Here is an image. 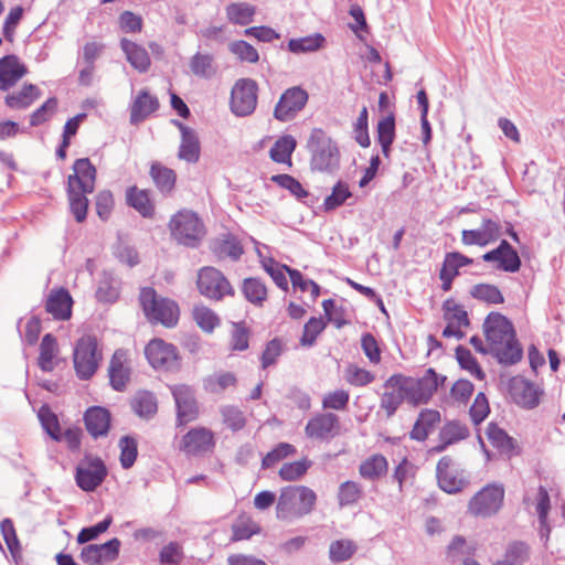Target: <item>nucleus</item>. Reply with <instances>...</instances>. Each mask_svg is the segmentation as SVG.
Segmentation results:
<instances>
[{"instance_id": "obj_42", "label": "nucleus", "mask_w": 565, "mask_h": 565, "mask_svg": "<svg viewBox=\"0 0 565 565\" xmlns=\"http://www.w3.org/2000/svg\"><path fill=\"white\" fill-rule=\"evenodd\" d=\"M242 292L245 299L255 306H263L267 299V288L259 278H245L242 284Z\"/></svg>"}, {"instance_id": "obj_33", "label": "nucleus", "mask_w": 565, "mask_h": 565, "mask_svg": "<svg viewBox=\"0 0 565 565\" xmlns=\"http://www.w3.org/2000/svg\"><path fill=\"white\" fill-rule=\"evenodd\" d=\"M490 353L498 359L499 363L504 365H513L521 361L523 356V350L518 342L516 334L502 345L490 349Z\"/></svg>"}, {"instance_id": "obj_2", "label": "nucleus", "mask_w": 565, "mask_h": 565, "mask_svg": "<svg viewBox=\"0 0 565 565\" xmlns=\"http://www.w3.org/2000/svg\"><path fill=\"white\" fill-rule=\"evenodd\" d=\"M446 379V376H439L434 369L429 367L419 379L393 374L385 381L384 387L401 388L408 395L409 404L419 405L427 403Z\"/></svg>"}, {"instance_id": "obj_30", "label": "nucleus", "mask_w": 565, "mask_h": 565, "mask_svg": "<svg viewBox=\"0 0 565 565\" xmlns=\"http://www.w3.org/2000/svg\"><path fill=\"white\" fill-rule=\"evenodd\" d=\"M149 174L161 194L167 196L173 192L177 182L174 170L160 162H153L150 167Z\"/></svg>"}, {"instance_id": "obj_20", "label": "nucleus", "mask_w": 565, "mask_h": 565, "mask_svg": "<svg viewBox=\"0 0 565 565\" xmlns=\"http://www.w3.org/2000/svg\"><path fill=\"white\" fill-rule=\"evenodd\" d=\"M509 393L515 404L533 409L540 404L542 392L532 382L522 376H514L509 382Z\"/></svg>"}, {"instance_id": "obj_3", "label": "nucleus", "mask_w": 565, "mask_h": 565, "mask_svg": "<svg viewBox=\"0 0 565 565\" xmlns=\"http://www.w3.org/2000/svg\"><path fill=\"white\" fill-rule=\"evenodd\" d=\"M306 147L310 153V169L312 171L332 173L339 169V147L323 129H312Z\"/></svg>"}, {"instance_id": "obj_40", "label": "nucleus", "mask_w": 565, "mask_h": 565, "mask_svg": "<svg viewBox=\"0 0 565 565\" xmlns=\"http://www.w3.org/2000/svg\"><path fill=\"white\" fill-rule=\"evenodd\" d=\"M324 42L326 39L321 33H315L298 39H290L287 47L295 54L311 53L323 47Z\"/></svg>"}, {"instance_id": "obj_21", "label": "nucleus", "mask_w": 565, "mask_h": 565, "mask_svg": "<svg viewBox=\"0 0 565 565\" xmlns=\"http://www.w3.org/2000/svg\"><path fill=\"white\" fill-rule=\"evenodd\" d=\"M452 458L444 456L439 459L436 467L438 486L443 491L449 494L462 491L469 483L466 478L459 476L458 472L452 469Z\"/></svg>"}, {"instance_id": "obj_8", "label": "nucleus", "mask_w": 565, "mask_h": 565, "mask_svg": "<svg viewBox=\"0 0 565 565\" xmlns=\"http://www.w3.org/2000/svg\"><path fill=\"white\" fill-rule=\"evenodd\" d=\"M145 355L157 371L174 373L181 369V358L177 347L162 339H152L145 348Z\"/></svg>"}, {"instance_id": "obj_46", "label": "nucleus", "mask_w": 565, "mask_h": 565, "mask_svg": "<svg viewBox=\"0 0 565 565\" xmlns=\"http://www.w3.org/2000/svg\"><path fill=\"white\" fill-rule=\"evenodd\" d=\"M119 297V282L109 274H104L99 279L96 298L99 302L111 303Z\"/></svg>"}, {"instance_id": "obj_14", "label": "nucleus", "mask_w": 565, "mask_h": 565, "mask_svg": "<svg viewBox=\"0 0 565 565\" xmlns=\"http://www.w3.org/2000/svg\"><path fill=\"white\" fill-rule=\"evenodd\" d=\"M341 423L337 414L326 412L312 416L306 424L305 434L313 440L329 441L340 435Z\"/></svg>"}, {"instance_id": "obj_19", "label": "nucleus", "mask_w": 565, "mask_h": 565, "mask_svg": "<svg viewBox=\"0 0 565 565\" xmlns=\"http://www.w3.org/2000/svg\"><path fill=\"white\" fill-rule=\"evenodd\" d=\"M215 446L214 434L205 427L190 429L180 443V450L190 456L211 451Z\"/></svg>"}, {"instance_id": "obj_12", "label": "nucleus", "mask_w": 565, "mask_h": 565, "mask_svg": "<svg viewBox=\"0 0 565 565\" xmlns=\"http://www.w3.org/2000/svg\"><path fill=\"white\" fill-rule=\"evenodd\" d=\"M504 488L501 484H488L469 501V512L476 516L488 518L499 512L503 504Z\"/></svg>"}, {"instance_id": "obj_37", "label": "nucleus", "mask_w": 565, "mask_h": 565, "mask_svg": "<svg viewBox=\"0 0 565 565\" xmlns=\"http://www.w3.org/2000/svg\"><path fill=\"white\" fill-rule=\"evenodd\" d=\"M227 20L237 25H247L254 21L256 7L247 2H232L225 8Z\"/></svg>"}, {"instance_id": "obj_11", "label": "nucleus", "mask_w": 565, "mask_h": 565, "mask_svg": "<svg viewBox=\"0 0 565 565\" xmlns=\"http://www.w3.org/2000/svg\"><path fill=\"white\" fill-rule=\"evenodd\" d=\"M196 285L200 294L212 300H222L225 296L234 295V288L227 278L214 267L201 268Z\"/></svg>"}, {"instance_id": "obj_28", "label": "nucleus", "mask_w": 565, "mask_h": 565, "mask_svg": "<svg viewBox=\"0 0 565 565\" xmlns=\"http://www.w3.org/2000/svg\"><path fill=\"white\" fill-rule=\"evenodd\" d=\"M211 250L218 259L230 258L233 262H237L244 254L239 239L231 234L215 238L211 244Z\"/></svg>"}, {"instance_id": "obj_58", "label": "nucleus", "mask_w": 565, "mask_h": 565, "mask_svg": "<svg viewBox=\"0 0 565 565\" xmlns=\"http://www.w3.org/2000/svg\"><path fill=\"white\" fill-rule=\"evenodd\" d=\"M456 359L461 369L469 371L478 380L484 379V372L482 371L476 358H473L471 354L470 350L462 345H458L456 348Z\"/></svg>"}, {"instance_id": "obj_47", "label": "nucleus", "mask_w": 565, "mask_h": 565, "mask_svg": "<svg viewBox=\"0 0 565 565\" xmlns=\"http://www.w3.org/2000/svg\"><path fill=\"white\" fill-rule=\"evenodd\" d=\"M0 530L12 558L15 563H19L22 557V548L12 520L8 518L3 519L0 523Z\"/></svg>"}, {"instance_id": "obj_48", "label": "nucleus", "mask_w": 565, "mask_h": 565, "mask_svg": "<svg viewBox=\"0 0 565 565\" xmlns=\"http://www.w3.org/2000/svg\"><path fill=\"white\" fill-rule=\"evenodd\" d=\"M349 184L339 180L332 188L331 193L326 196L323 201V209L326 212L334 211L352 198Z\"/></svg>"}, {"instance_id": "obj_36", "label": "nucleus", "mask_w": 565, "mask_h": 565, "mask_svg": "<svg viewBox=\"0 0 565 565\" xmlns=\"http://www.w3.org/2000/svg\"><path fill=\"white\" fill-rule=\"evenodd\" d=\"M388 469L386 458L381 454H375L366 458L359 467L361 477L367 480H377L385 476Z\"/></svg>"}, {"instance_id": "obj_32", "label": "nucleus", "mask_w": 565, "mask_h": 565, "mask_svg": "<svg viewBox=\"0 0 565 565\" xmlns=\"http://www.w3.org/2000/svg\"><path fill=\"white\" fill-rule=\"evenodd\" d=\"M126 201L129 206L135 209L142 217H152L154 205L151 202L149 191L140 190L137 186H130L126 191Z\"/></svg>"}, {"instance_id": "obj_35", "label": "nucleus", "mask_w": 565, "mask_h": 565, "mask_svg": "<svg viewBox=\"0 0 565 565\" xmlns=\"http://www.w3.org/2000/svg\"><path fill=\"white\" fill-rule=\"evenodd\" d=\"M486 434L491 445L501 454L509 457L513 455L515 441L504 429L500 428L495 423H489Z\"/></svg>"}, {"instance_id": "obj_7", "label": "nucleus", "mask_w": 565, "mask_h": 565, "mask_svg": "<svg viewBox=\"0 0 565 565\" xmlns=\"http://www.w3.org/2000/svg\"><path fill=\"white\" fill-rule=\"evenodd\" d=\"M103 354L98 350L97 339L94 335L85 334L81 337L74 347L73 363L76 376L82 381H87L96 373Z\"/></svg>"}, {"instance_id": "obj_15", "label": "nucleus", "mask_w": 565, "mask_h": 565, "mask_svg": "<svg viewBox=\"0 0 565 565\" xmlns=\"http://www.w3.org/2000/svg\"><path fill=\"white\" fill-rule=\"evenodd\" d=\"M171 393L177 407L178 425H185L198 418L199 406L194 390L185 384L171 387Z\"/></svg>"}, {"instance_id": "obj_6", "label": "nucleus", "mask_w": 565, "mask_h": 565, "mask_svg": "<svg viewBox=\"0 0 565 565\" xmlns=\"http://www.w3.org/2000/svg\"><path fill=\"white\" fill-rule=\"evenodd\" d=\"M171 236L181 245L198 247L205 235V226L199 215L189 210L175 213L170 222Z\"/></svg>"}, {"instance_id": "obj_38", "label": "nucleus", "mask_w": 565, "mask_h": 565, "mask_svg": "<svg viewBox=\"0 0 565 565\" xmlns=\"http://www.w3.org/2000/svg\"><path fill=\"white\" fill-rule=\"evenodd\" d=\"M201 156V143L195 130L181 136L178 158L188 163H196Z\"/></svg>"}, {"instance_id": "obj_16", "label": "nucleus", "mask_w": 565, "mask_h": 565, "mask_svg": "<svg viewBox=\"0 0 565 565\" xmlns=\"http://www.w3.org/2000/svg\"><path fill=\"white\" fill-rule=\"evenodd\" d=\"M483 331L490 349L502 345L510 338L515 335L513 323L499 312H490L484 322Z\"/></svg>"}, {"instance_id": "obj_59", "label": "nucleus", "mask_w": 565, "mask_h": 565, "mask_svg": "<svg viewBox=\"0 0 565 565\" xmlns=\"http://www.w3.org/2000/svg\"><path fill=\"white\" fill-rule=\"evenodd\" d=\"M327 322L321 317H311L303 327V332L300 338L302 347H312L316 343L318 335L326 329Z\"/></svg>"}, {"instance_id": "obj_62", "label": "nucleus", "mask_w": 565, "mask_h": 565, "mask_svg": "<svg viewBox=\"0 0 565 565\" xmlns=\"http://www.w3.org/2000/svg\"><path fill=\"white\" fill-rule=\"evenodd\" d=\"M223 423L233 431L243 429L246 425L244 413L236 406L226 405L221 408Z\"/></svg>"}, {"instance_id": "obj_44", "label": "nucleus", "mask_w": 565, "mask_h": 565, "mask_svg": "<svg viewBox=\"0 0 565 565\" xmlns=\"http://www.w3.org/2000/svg\"><path fill=\"white\" fill-rule=\"evenodd\" d=\"M262 527L250 516L239 515L232 524L233 542L249 540L253 535L260 533Z\"/></svg>"}, {"instance_id": "obj_22", "label": "nucleus", "mask_w": 565, "mask_h": 565, "mask_svg": "<svg viewBox=\"0 0 565 565\" xmlns=\"http://www.w3.org/2000/svg\"><path fill=\"white\" fill-rule=\"evenodd\" d=\"M109 384L116 392H124L130 381L131 369L128 365L127 351L117 349L108 366Z\"/></svg>"}, {"instance_id": "obj_26", "label": "nucleus", "mask_w": 565, "mask_h": 565, "mask_svg": "<svg viewBox=\"0 0 565 565\" xmlns=\"http://www.w3.org/2000/svg\"><path fill=\"white\" fill-rule=\"evenodd\" d=\"M440 420L441 416L437 409L425 408L420 411L409 431V438L416 441H425Z\"/></svg>"}, {"instance_id": "obj_17", "label": "nucleus", "mask_w": 565, "mask_h": 565, "mask_svg": "<svg viewBox=\"0 0 565 565\" xmlns=\"http://www.w3.org/2000/svg\"><path fill=\"white\" fill-rule=\"evenodd\" d=\"M486 263H495V269L505 273H516L522 266L518 250L507 241L502 239L497 248L481 256Z\"/></svg>"}, {"instance_id": "obj_31", "label": "nucleus", "mask_w": 565, "mask_h": 565, "mask_svg": "<svg viewBox=\"0 0 565 565\" xmlns=\"http://www.w3.org/2000/svg\"><path fill=\"white\" fill-rule=\"evenodd\" d=\"M41 96L40 88L34 84H24L19 92L4 97V104L12 109H25Z\"/></svg>"}, {"instance_id": "obj_55", "label": "nucleus", "mask_w": 565, "mask_h": 565, "mask_svg": "<svg viewBox=\"0 0 565 565\" xmlns=\"http://www.w3.org/2000/svg\"><path fill=\"white\" fill-rule=\"evenodd\" d=\"M529 557V545L522 541H513L508 544L502 561L509 565H523Z\"/></svg>"}, {"instance_id": "obj_25", "label": "nucleus", "mask_w": 565, "mask_h": 565, "mask_svg": "<svg viewBox=\"0 0 565 565\" xmlns=\"http://www.w3.org/2000/svg\"><path fill=\"white\" fill-rule=\"evenodd\" d=\"M110 419L109 411L102 406L89 407L84 415L85 427L94 438L108 434Z\"/></svg>"}, {"instance_id": "obj_41", "label": "nucleus", "mask_w": 565, "mask_h": 565, "mask_svg": "<svg viewBox=\"0 0 565 565\" xmlns=\"http://www.w3.org/2000/svg\"><path fill=\"white\" fill-rule=\"evenodd\" d=\"M130 404L132 411L141 418H150L158 411L156 396L147 391L138 392Z\"/></svg>"}, {"instance_id": "obj_60", "label": "nucleus", "mask_w": 565, "mask_h": 565, "mask_svg": "<svg viewBox=\"0 0 565 565\" xmlns=\"http://www.w3.org/2000/svg\"><path fill=\"white\" fill-rule=\"evenodd\" d=\"M270 181L282 189L288 190L291 195L299 200L307 198L309 194L308 191L303 189L302 184L290 174H274L271 175Z\"/></svg>"}, {"instance_id": "obj_56", "label": "nucleus", "mask_w": 565, "mask_h": 565, "mask_svg": "<svg viewBox=\"0 0 565 565\" xmlns=\"http://www.w3.org/2000/svg\"><path fill=\"white\" fill-rule=\"evenodd\" d=\"M120 456L119 461L124 469H129L134 466L138 456L137 440L131 436H122L119 439Z\"/></svg>"}, {"instance_id": "obj_49", "label": "nucleus", "mask_w": 565, "mask_h": 565, "mask_svg": "<svg viewBox=\"0 0 565 565\" xmlns=\"http://www.w3.org/2000/svg\"><path fill=\"white\" fill-rule=\"evenodd\" d=\"M470 296L489 305H500L504 302V297L500 289L491 284H477L472 286Z\"/></svg>"}, {"instance_id": "obj_10", "label": "nucleus", "mask_w": 565, "mask_h": 565, "mask_svg": "<svg viewBox=\"0 0 565 565\" xmlns=\"http://www.w3.org/2000/svg\"><path fill=\"white\" fill-rule=\"evenodd\" d=\"M107 467L100 457L85 455L75 469V481L85 492L95 491L107 477Z\"/></svg>"}, {"instance_id": "obj_39", "label": "nucleus", "mask_w": 565, "mask_h": 565, "mask_svg": "<svg viewBox=\"0 0 565 565\" xmlns=\"http://www.w3.org/2000/svg\"><path fill=\"white\" fill-rule=\"evenodd\" d=\"M297 146L296 139L290 135L279 137L269 150V157L274 162L291 164V154Z\"/></svg>"}, {"instance_id": "obj_63", "label": "nucleus", "mask_w": 565, "mask_h": 565, "mask_svg": "<svg viewBox=\"0 0 565 565\" xmlns=\"http://www.w3.org/2000/svg\"><path fill=\"white\" fill-rule=\"evenodd\" d=\"M296 452L294 445L288 443H279L273 450L266 454L262 460V468L268 469L276 465L278 461L291 456Z\"/></svg>"}, {"instance_id": "obj_13", "label": "nucleus", "mask_w": 565, "mask_h": 565, "mask_svg": "<svg viewBox=\"0 0 565 565\" xmlns=\"http://www.w3.org/2000/svg\"><path fill=\"white\" fill-rule=\"evenodd\" d=\"M309 99L308 93L300 86L287 88L279 97L273 116L280 122L294 120L305 108Z\"/></svg>"}, {"instance_id": "obj_1", "label": "nucleus", "mask_w": 565, "mask_h": 565, "mask_svg": "<svg viewBox=\"0 0 565 565\" xmlns=\"http://www.w3.org/2000/svg\"><path fill=\"white\" fill-rule=\"evenodd\" d=\"M97 170L88 158L76 159L73 173L67 177V199L70 211L77 223L86 220L88 211L87 194L94 192Z\"/></svg>"}, {"instance_id": "obj_9", "label": "nucleus", "mask_w": 565, "mask_h": 565, "mask_svg": "<svg viewBox=\"0 0 565 565\" xmlns=\"http://www.w3.org/2000/svg\"><path fill=\"white\" fill-rule=\"evenodd\" d=\"M258 100V84L252 78H239L231 90L230 108L237 117L252 115Z\"/></svg>"}, {"instance_id": "obj_23", "label": "nucleus", "mask_w": 565, "mask_h": 565, "mask_svg": "<svg viewBox=\"0 0 565 565\" xmlns=\"http://www.w3.org/2000/svg\"><path fill=\"white\" fill-rule=\"evenodd\" d=\"M28 73V67L14 54L0 58V90L7 92Z\"/></svg>"}, {"instance_id": "obj_27", "label": "nucleus", "mask_w": 565, "mask_h": 565, "mask_svg": "<svg viewBox=\"0 0 565 565\" xmlns=\"http://www.w3.org/2000/svg\"><path fill=\"white\" fill-rule=\"evenodd\" d=\"M159 108V100L147 89H141L130 106V124L138 125Z\"/></svg>"}, {"instance_id": "obj_34", "label": "nucleus", "mask_w": 565, "mask_h": 565, "mask_svg": "<svg viewBox=\"0 0 565 565\" xmlns=\"http://www.w3.org/2000/svg\"><path fill=\"white\" fill-rule=\"evenodd\" d=\"M376 137L382 148V153L388 158L395 139V115L393 113H390L377 122Z\"/></svg>"}, {"instance_id": "obj_57", "label": "nucleus", "mask_w": 565, "mask_h": 565, "mask_svg": "<svg viewBox=\"0 0 565 565\" xmlns=\"http://www.w3.org/2000/svg\"><path fill=\"white\" fill-rule=\"evenodd\" d=\"M312 461L307 457L294 462H286L279 469V477L285 481L300 479L311 467Z\"/></svg>"}, {"instance_id": "obj_54", "label": "nucleus", "mask_w": 565, "mask_h": 565, "mask_svg": "<svg viewBox=\"0 0 565 565\" xmlns=\"http://www.w3.org/2000/svg\"><path fill=\"white\" fill-rule=\"evenodd\" d=\"M38 416L47 435L52 439L61 441L62 433L60 423L57 416L51 411V408L47 405H42L39 409Z\"/></svg>"}, {"instance_id": "obj_51", "label": "nucleus", "mask_w": 565, "mask_h": 565, "mask_svg": "<svg viewBox=\"0 0 565 565\" xmlns=\"http://www.w3.org/2000/svg\"><path fill=\"white\" fill-rule=\"evenodd\" d=\"M443 310L444 319L449 323H456L458 327H468L470 324L467 311L461 305L456 303L452 298L444 301Z\"/></svg>"}, {"instance_id": "obj_64", "label": "nucleus", "mask_w": 565, "mask_h": 565, "mask_svg": "<svg viewBox=\"0 0 565 565\" xmlns=\"http://www.w3.org/2000/svg\"><path fill=\"white\" fill-rule=\"evenodd\" d=\"M212 63L213 56L211 54H201L198 52L190 61V68L195 76L209 78L214 73Z\"/></svg>"}, {"instance_id": "obj_4", "label": "nucleus", "mask_w": 565, "mask_h": 565, "mask_svg": "<svg viewBox=\"0 0 565 565\" xmlns=\"http://www.w3.org/2000/svg\"><path fill=\"white\" fill-rule=\"evenodd\" d=\"M139 303L145 317L152 324L173 328L178 324L180 309L178 303L169 298L158 296L152 287H143L139 292Z\"/></svg>"}, {"instance_id": "obj_45", "label": "nucleus", "mask_w": 565, "mask_h": 565, "mask_svg": "<svg viewBox=\"0 0 565 565\" xmlns=\"http://www.w3.org/2000/svg\"><path fill=\"white\" fill-rule=\"evenodd\" d=\"M57 350L56 338L52 333H46L40 344V355L38 364L44 372H52L54 370L53 359Z\"/></svg>"}, {"instance_id": "obj_53", "label": "nucleus", "mask_w": 565, "mask_h": 565, "mask_svg": "<svg viewBox=\"0 0 565 565\" xmlns=\"http://www.w3.org/2000/svg\"><path fill=\"white\" fill-rule=\"evenodd\" d=\"M362 487L355 481H344L339 486L338 503L341 508L353 505L362 498Z\"/></svg>"}, {"instance_id": "obj_5", "label": "nucleus", "mask_w": 565, "mask_h": 565, "mask_svg": "<svg viewBox=\"0 0 565 565\" xmlns=\"http://www.w3.org/2000/svg\"><path fill=\"white\" fill-rule=\"evenodd\" d=\"M316 492L306 486H288L280 490L276 505L278 519L302 518L313 510Z\"/></svg>"}, {"instance_id": "obj_43", "label": "nucleus", "mask_w": 565, "mask_h": 565, "mask_svg": "<svg viewBox=\"0 0 565 565\" xmlns=\"http://www.w3.org/2000/svg\"><path fill=\"white\" fill-rule=\"evenodd\" d=\"M358 551V545L349 539H341L331 542L329 546V558L333 564L349 561Z\"/></svg>"}, {"instance_id": "obj_18", "label": "nucleus", "mask_w": 565, "mask_h": 565, "mask_svg": "<svg viewBox=\"0 0 565 565\" xmlns=\"http://www.w3.org/2000/svg\"><path fill=\"white\" fill-rule=\"evenodd\" d=\"M120 541L114 537L104 544H89L82 548L79 558L87 565H105L119 556Z\"/></svg>"}, {"instance_id": "obj_61", "label": "nucleus", "mask_w": 565, "mask_h": 565, "mask_svg": "<svg viewBox=\"0 0 565 565\" xmlns=\"http://www.w3.org/2000/svg\"><path fill=\"white\" fill-rule=\"evenodd\" d=\"M193 319L195 320L198 326L205 332H212L220 322L218 317L215 315V312L205 306L194 307Z\"/></svg>"}, {"instance_id": "obj_52", "label": "nucleus", "mask_w": 565, "mask_h": 565, "mask_svg": "<svg viewBox=\"0 0 565 565\" xmlns=\"http://www.w3.org/2000/svg\"><path fill=\"white\" fill-rule=\"evenodd\" d=\"M404 401L408 402V395L401 388H393V391H386L382 394L380 407L385 412L386 417L391 418Z\"/></svg>"}, {"instance_id": "obj_50", "label": "nucleus", "mask_w": 565, "mask_h": 565, "mask_svg": "<svg viewBox=\"0 0 565 565\" xmlns=\"http://www.w3.org/2000/svg\"><path fill=\"white\" fill-rule=\"evenodd\" d=\"M469 429L467 425L459 420H449L444 424L439 430V440H447V444H456L468 438Z\"/></svg>"}, {"instance_id": "obj_29", "label": "nucleus", "mask_w": 565, "mask_h": 565, "mask_svg": "<svg viewBox=\"0 0 565 565\" xmlns=\"http://www.w3.org/2000/svg\"><path fill=\"white\" fill-rule=\"evenodd\" d=\"M120 47L135 70L140 73H146L149 70L151 61L145 47L127 39H121Z\"/></svg>"}, {"instance_id": "obj_24", "label": "nucleus", "mask_w": 565, "mask_h": 565, "mask_svg": "<svg viewBox=\"0 0 565 565\" xmlns=\"http://www.w3.org/2000/svg\"><path fill=\"white\" fill-rule=\"evenodd\" d=\"M73 299L65 288L53 289L45 302V310L55 320H68L72 316Z\"/></svg>"}]
</instances>
